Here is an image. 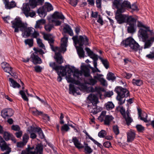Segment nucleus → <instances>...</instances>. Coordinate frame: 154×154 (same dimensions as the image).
I'll return each instance as SVG.
<instances>
[{
	"label": "nucleus",
	"instance_id": "obj_56",
	"mask_svg": "<svg viewBox=\"0 0 154 154\" xmlns=\"http://www.w3.org/2000/svg\"><path fill=\"white\" fill-rule=\"evenodd\" d=\"M106 134V132L105 130H102L99 132L98 136L100 137L103 138L105 137Z\"/></svg>",
	"mask_w": 154,
	"mask_h": 154
},
{
	"label": "nucleus",
	"instance_id": "obj_38",
	"mask_svg": "<svg viewBox=\"0 0 154 154\" xmlns=\"http://www.w3.org/2000/svg\"><path fill=\"white\" fill-rule=\"evenodd\" d=\"M23 13L26 17L29 16V12L30 11V8L28 4L23 7Z\"/></svg>",
	"mask_w": 154,
	"mask_h": 154
},
{
	"label": "nucleus",
	"instance_id": "obj_28",
	"mask_svg": "<svg viewBox=\"0 0 154 154\" xmlns=\"http://www.w3.org/2000/svg\"><path fill=\"white\" fill-rule=\"evenodd\" d=\"M69 86V93L70 94H72L74 95L75 93H76L78 95L80 94L79 92H77V89L75 88L74 85L72 84H70Z\"/></svg>",
	"mask_w": 154,
	"mask_h": 154
},
{
	"label": "nucleus",
	"instance_id": "obj_42",
	"mask_svg": "<svg viewBox=\"0 0 154 154\" xmlns=\"http://www.w3.org/2000/svg\"><path fill=\"white\" fill-rule=\"evenodd\" d=\"M60 66L62 67L61 68H60V70H62V71L59 72L60 74H61L62 76H64L66 75V69L67 65H66L65 67L62 66Z\"/></svg>",
	"mask_w": 154,
	"mask_h": 154
},
{
	"label": "nucleus",
	"instance_id": "obj_29",
	"mask_svg": "<svg viewBox=\"0 0 154 154\" xmlns=\"http://www.w3.org/2000/svg\"><path fill=\"white\" fill-rule=\"evenodd\" d=\"M63 31L65 33H68L71 36L73 35V33L69 26L67 25L64 27Z\"/></svg>",
	"mask_w": 154,
	"mask_h": 154
},
{
	"label": "nucleus",
	"instance_id": "obj_6",
	"mask_svg": "<svg viewBox=\"0 0 154 154\" xmlns=\"http://www.w3.org/2000/svg\"><path fill=\"white\" fill-rule=\"evenodd\" d=\"M44 39L48 41L51 47V48L52 51L54 52L58 51L60 49V48L58 47H54V37L52 36V35L50 34H44L43 35Z\"/></svg>",
	"mask_w": 154,
	"mask_h": 154
},
{
	"label": "nucleus",
	"instance_id": "obj_53",
	"mask_svg": "<svg viewBox=\"0 0 154 154\" xmlns=\"http://www.w3.org/2000/svg\"><path fill=\"white\" fill-rule=\"evenodd\" d=\"M38 127L31 126L28 128V131L30 133L32 132H36Z\"/></svg>",
	"mask_w": 154,
	"mask_h": 154
},
{
	"label": "nucleus",
	"instance_id": "obj_10",
	"mask_svg": "<svg viewBox=\"0 0 154 154\" xmlns=\"http://www.w3.org/2000/svg\"><path fill=\"white\" fill-rule=\"evenodd\" d=\"M89 39L85 35H80L79 38V46L82 47L84 45H87L88 44Z\"/></svg>",
	"mask_w": 154,
	"mask_h": 154
},
{
	"label": "nucleus",
	"instance_id": "obj_49",
	"mask_svg": "<svg viewBox=\"0 0 154 154\" xmlns=\"http://www.w3.org/2000/svg\"><path fill=\"white\" fill-rule=\"evenodd\" d=\"M12 68L9 65V66H7L6 67H5V68L4 69V70L5 72L9 73L10 75L12 76L13 74V73L12 72Z\"/></svg>",
	"mask_w": 154,
	"mask_h": 154
},
{
	"label": "nucleus",
	"instance_id": "obj_20",
	"mask_svg": "<svg viewBox=\"0 0 154 154\" xmlns=\"http://www.w3.org/2000/svg\"><path fill=\"white\" fill-rule=\"evenodd\" d=\"M0 147L2 150L3 151L9 148L7 143L1 136H0Z\"/></svg>",
	"mask_w": 154,
	"mask_h": 154
},
{
	"label": "nucleus",
	"instance_id": "obj_36",
	"mask_svg": "<svg viewBox=\"0 0 154 154\" xmlns=\"http://www.w3.org/2000/svg\"><path fill=\"white\" fill-rule=\"evenodd\" d=\"M105 106L106 109L108 110H111L114 107V105L111 101L107 102L105 104Z\"/></svg>",
	"mask_w": 154,
	"mask_h": 154
},
{
	"label": "nucleus",
	"instance_id": "obj_58",
	"mask_svg": "<svg viewBox=\"0 0 154 154\" xmlns=\"http://www.w3.org/2000/svg\"><path fill=\"white\" fill-rule=\"evenodd\" d=\"M96 79H93L92 78L90 79H89V84L91 85H94L97 82Z\"/></svg>",
	"mask_w": 154,
	"mask_h": 154
},
{
	"label": "nucleus",
	"instance_id": "obj_7",
	"mask_svg": "<svg viewBox=\"0 0 154 154\" xmlns=\"http://www.w3.org/2000/svg\"><path fill=\"white\" fill-rule=\"evenodd\" d=\"M88 98L89 100L92 103L93 106L94 107L93 109L94 110L93 114H96L97 112L95 110L97 108V104L98 102V100L97 96L94 94H90L88 96Z\"/></svg>",
	"mask_w": 154,
	"mask_h": 154
},
{
	"label": "nucleus",
	"instance_id": "obj_44",
	"mask_svg": "<svg viewBox=\"0 0 154 154\" xmlns=\"http://www.w3.org/2000/svg\"><path fill=\"white\" fill-rule=\"evenodd\" d=\"M54 28V25L49 23L46 24L45 26V30L48 32H50Z\"/></svg>",
	"mask_w": 154,
	"mask_h": 154
},
{
	"label": "nucleus",
	"instance_id": "obj_52",
	"mask_svg": "<svg viewBox=\"0 0 154 154\" xmlns=\"http://www.w3.org/2000/svg\"><path fill=\"white\" fill-rule=\"evenodd\" d=\"M29 136L27 134H24L23 137V142L24 145L26 144L29 139Z\"/></svg>",
	"mask_w": 154,
	"mask_h": 154
},
{
	"label": "nucleus",
	"instance_id": "obj_22",
	"mask_svg": "<svg viewBox=\"0 0 154 154\" xmlns=\"http://www.w3.org/2000/svg\"><path fill=\"white\" fill-rule=\"evenodd\" d=\"M72 141L73 143L75 146L78 149H81L83 148V146L81 144L76 137H73Z\"/></svg>",
	"mask_w": 154,
	"mask_h": 154
},
{
	"label": "nucleus",
	"instance_id": "obj_9",
	"mask_svg": "<svg viewBox=\"0 0 154 154\" xmlns=\"http://www.w3.org/2000/svg\"><path fill=\"white\" fill-rule=\"evenodd\" d=\"M68 38L66 35H64V37L62 38L61 40V45L60 49L58 51L60 52H64L66 51V47H67V42H68Z\"/></svg>",
	"mask_w": 154,
	"mask_h": 154
},
{
	"label": "nucleus",
	"instance_id": "obj_57",
	"mask_svg": "<svg viewBox=\"0 0 154 154\" xmlns=\"http://www.w3.org/2000/svg\"><path fill=\"white\" fill-rule=\"evenodd\" d=\"M146 57L149 59H154V51L150 52L149 54L146 55Z\"/></svg>",
	"mask_w": 154,
	"mask_h": 154
},
{
	"label": "nucleus",
	"instance_id": "obj_32",
	"mask_svg": "<svg viewBox=\"0 0 154 154\" xmlns=\"http://www.w3.org/2000/svg\"><path fill=\"white\" fill-rule=\"evenodd\" d=\"M38 15L41 17H44L46 15V13L45 11L44 7L40 8L37 10Z\"/></svg>",
	"mask_w": 154,
	"mask_h": 154
},
{
	"label": "nucleus",
	"instance_id": "obj_45",
	"mask_svg": "<svg viewBox=\"0 0 154 154\" xmlns=\"http://www.w3.org/2000/svg\"><path fill=\"white\" fill-rule=\"evenodd\" d=\"M44 8L47 9L48 11H51L53 10V7L51 4L48 2H46L43 6Z\"/></svg>",
	"mask_w": 154,
	"mask_h": 154
},
{
	"label": "nucleus",
	"instance_id": "obj_17",
	"mask_svg": "<svg viewBox=\"0 0 154 154\" xmlns=\"http://www.w3.org/2000/svg\"><path fill=\"white\" fill-rule=\"evenodd\" d=\"M44 1V0H29V3L31 6L35 7L37 5H42Z\"/></svg>",
	"mask_w": 154,
	"mask_h": 154
},
{
	"label": "nucleus",
	"instance_id": "obj_2",
	"mask_svg": "<svg viewBox=\"0 0 154 154\" xmlns=\"http://www.w3.org/2000/svg\"><path fill=\"white\" fill-rule=\"evenodd\" d=\"M114 91L117 94L116 99L120 106L125 103V97H127L130 95L129 92L127 89L121 86H116L115 88Z\"/></svg>",
	"mask_w": 154,
	"mask_h": 154
},
{
	"label": "nucleus",
	"instance_id": "obj_3",
	"mask_svg": "<svg viewBox=\"0 0 154 154\" xmlns=\"http://www.w3.org/2000/svg\"><path fill=\"white\" fill-rule=\"evenodd\" d=\"M123 12L118 11L117 10L115 14V18L117 21V23L119 24H122L124 23H129L134 22L135 18L132 16H129L126 14H122Z\"/></svg>",
	"mask_w": 154,
	"mask_h": 154
},
{
	"label": "nucleus",
	"instance_id": "obj_47",
	"mask_svg": "<svg viewBox=\"0 0 154 154\" xmlns=\"http://www.w3.org/2000/svg\"><path fill=\"white\" fill-rule=\"evenodd\" d=\"M24 42L26 45H28L29 47H32L33 45V39H27L24 41Z\"/></svg>",
	"mask_w": 154,
	"mask_h": 154
},
{
	"label": "nucleus",
	"instance_id": "obj_14",
	"mask_svg": "<svg viewBox=\"0 0 154 154\" xmlns=\"http://www.w3.org/2000/svg\"><path fill=\"white\" fill-rule=\"evenodd\" d=\"M32 59V62L35 64H41L42 63L41 59L36 55V53L35 52L31 57Z\"/></svg>",
	"mask_w": 154,
	"mask_h": 154
},
{
	"label": "nucleus",
	"instance_id": "obj_48",
	"mask_svg": "<svg viewBox=\"0 0 154 154\" xmlns=\"http://www.w3.org/2000/svg\"><path fill=\"white\" fill-rule=\"evenodd\" d=\"M136 128L139 132L143 133L145 130V128L141 125H137Z\"/></svg>",
	"mask_w": 154,
	"mask_h": 154
},
{
	"label": "nucleus",
	"instance_id": "obj_23",
	"mask_svg": "<svg viewBox=\"0 0 154 154\" xmlns=\"http://www.w3.org/2000/svg\"><path fill=\"white\" fill-rule=\"evenodd\" d=\"M52 17L54 19L64 20L65 17L62 13L57 11L55 12L52 15Z\"/></svg>",
	"mask_w": 154,
	"mask_h": 154
},
{
	"label": "nucleus",
	"instance_id": "obj_19",
	"mask_svg": "<svg viewBox=\"0 0 154 154\" xmlns=\"http://www.w3.org/2000/svg\"><path fill=\"white\" fill-rule=\"evenodd\" d=\"M127 141L128 142H132L135 137L136 134L135 132L133 131H129L127 133Z\"/></svg>",
	"mask_w": 154,
	"mask_h": 154
},
{
	"label": "nucleus",
	"instance_id": "obj_34",
	"mask_svg": "<svg viewBox=\"0 0 154 154\" xmlns=\"http://www.w3.org/2000/svg\"><path fill=\"white\" fill-rule=\"evenodd\" d=\"M122 1V0H114L113 2V5L115 8L117 9V10L121 8Z\"/></svg>",
	"mask_w": 154,
	"mask_h": 154
},
{
	"label": "nucleus",
	"instance_id": "obj_39",
	"mask_svg": "<svg viewBox=\"0 0 154 154\" xmlns=\"http://www.w3.org/2000/svg\"><path fill=\"white\" fill-rule=\"evenodd\" d=\"M82 72V71H79L78 69H76L74 67L73 68L72 73H73V75L74 77H76L78 79L79 78V75H81Z\"/></svg>",
	"mask_w": 154,
	"mask_h": 154
},
{
	"label": "nucleus",
	"instance_id": "obj_8",
	"mask_svg": "<svg viewBox=\"0 0 154 154\" xmlns=\"http://www.w3.org/2000/svg\"><path fill=\"white\" fill-rule=\"evenodd\" d=\"M13 111L11 109H5L1 112V116L4 119H8L13 115Z\"/></svg>",
	"mask_w": 154,
	"mask_h": 154
},
{
	"label": "nucleus",
	"instance_id": "obj_24",
	"mask_svg": "<svg viewBox=\"0 0 154 154\" xmlns=\"http://www.w3.org/2000/svg\"><path fill=\"white\" fill-rule=\"evenodd\" d=\"M97 76H94V79L98 80L103 86H105L106 85V81L105 79L101 77L103 76L102 74H97Z\"/></svg>",
	"mask_w": 154,
	"mask_h": 154
},
{
	"label": "nucleus",
	"instance_id": "obj_54",
	"mask_svg": "<svg viewBox=\"0 0 154 154\" xmlns=\"http://www.w3.org/2000/svg\"><path fill=\"white\" fill-rule=\"evenodd\" d=\"M137 26L138 27H143L145 29H146L147 30H149V27L146 26L142 22L138 21L137 22Z\"/></svg>",
	"mask_w": 154,
	"mask_h": 154
},
{
	"label": "nucleus",
	"instance_id": "obj_64",
	"mask_svg": "<svg viewBox=\"0 0 154 154\" xmlns=\"http://www.w3.org/2000/svg\"><path fill=\"white\" fill-rule=\"evenodd\" d=\"M11 129L15 131H19L20 128L18 125H12L11 127Z\"/></svg>",
	"mask_w": 154,
	"mask_h": 154
},
{
	"label": "nucleus",
	"instance_id": "obj_18",
	"mask_svg": "<svg viewBox=\"0 0 154 154\" xmlns=\"http://www.w3.org/2000/svg\"><path fill=\"white\" fill-rule=\"evenodd\" d=\"M3 137L5 141H7L11 139L14 142H16V140L13 137V135L10 133L5 131L3 134Z\"/></svg>",
	"mask_w": 154,
	"mask_h": 154
},
{
	"label": "nucleus",
	"instance_id": "obj_41",
	"mask_svg": "<svg viewBox=\"0 0 154 154\" xmlns=\"http://www.w3.org/2000/svg\"><path fill=\"white\" fill-rule=\"evenodd\" d=\"M116 110L118 111H119L124 117H125V110L123 107H120L119 106L116 108Z\"/></svg>",
	"mask_w": 154,
	"mask_h": 154
},
{
	"label": "nucleus",
	"instance_id": "obj_15",
	"mask_svg": "<svg viewBox=\"0 0 154 154\" xmlns=\"http://www.w3.org/2000/svg\"><path fill=\"white\" fill-rule=\"evenodd\" d=\"M58 51V52L55 53L54 58L57 63L61 64L63 62V57L60 54L61 52Z\"/></svg>",
	"mask_w": 154,
	"mask_h": 154
},
{
	"label": "nucleus",
	"instance_id": "obj_46",
	"mask_svg": "<svg viewBox=\"0 0 154 154\" xmlns=\"http://www.w3.org/2000/svg\"><path fill=\"white\" fill-rule=\"evenodd\" d=\"M107 79L109 80H114L116 79V77L114 74L111 72H109L107 75Z\"/></svg>",
	"mask_w": 154,
	"mask_h": 154
},
{
	"label": "nucleus",
	"instance_id": "obj_25",
	"mask_svg": "<svg viewBox=\"0 0 154 154\" xmlns=\"http://www.w3.org/2000/svg\"><path fill=\"white\" fill-rule=\"evenodd\" d=\"M36 154H43V146L41 144H38L36 145L35 151Z\"/></svg>",
	"mask_w": 154,
	"mask_h": 154
},
{
	"label": "nucleus",
	"instance_id": "obj_59",
	"mask_svg": "<svg viewBox=\"0 0 154 154\" xmlns=\"http://www.w3.org/2000/svg\"><path fill=\"white\" fill-rule=\"evenodd\" d=\"M125 119L126 124L128 125H130L131 123L133 121V119L130 117H127L126 118L124 117Z\"/></svg>",
	"mask_w": 154,
	"mask_h": 154
},
{
	"label": "nucleus",
	"instance_id": "obj_30",
	"mask_svg": "<svg viewBox=\"0 0 154 154\" xmlns=\"http://www.w3.org/2000/svg\"><path fill=\"white\" fill-rule=\"evenodd\" d=\"M77 52L80 58H84L85 56V52L82 47L77 46Z\"/></svg>",
	"mask_w": 154,
	"mask_h": 154
},
{
	"label": "nucleus",
	"instance_id": "obj_35",
	"mask_svg": "<svg viewBox=\"0 0 154 154\" xmlns=\"http://www.w3.org/2000/svg\"><path fill=\"white\" fill-rule=\"evenodd\" d=\"M9 81L11 83V86L14 88H19L20 87V85L17 83L16 81H15L13 79L9 78Z\"/></svg>",
	"mask_w": 154,
	"mask_h": 154
},
{
	"label": "nucleus",
	"instance_id": "obj_31",
	"mask_svg": "<svg viewBox=\"0 0 154 154\" xmlns=\"http://www.w3.org/2000/svg\"><path fill=\"white\" fill-rule=\"evenodd\" d=\"M113 118L112 116L106 115L104 117V124L106 125H109L110 122L113 119Z\"/></svg>",
	"mask_w": 154,
	"mask_h": 154
},
{
	"label": "nucleus",
	"instance_id": "obj_13",
	"mask_svg": "<svg viewBox=\"0 0 154 154\" xmlns=\"http://www.w3.org/2000/svg\"><path fill=\"white\" fill-rule=\"evenodd\" d=\"M154 41V33L152 32L151 33V37H150L149 39L147 40L145 42L144 48V49L149 48L151 46L152 43Z\"/></svg>",
	"mask_w": 154,
	"mask_h": 154
},
{
	"label": "nucleus",
	"instance_id": "obj_40",
	"mask_svg": "<svg viewBox=\"0 0 154 154\" xmlns=\"http://www.w3.org/2000/svg\"><path fill=\"white\" fill-rule=\"evenodd\" d=\"M99 58L106 69H108L109 67V63L107 59H104L102 57H100Z\"/></svg>",
	"mask_w": 154,
	"mask_h": 154
},
{
	"label": "nucleus",
	"instance_id": "obj_55",
	"mask_svg": "<svg viewBox=\"0 0 154 154\" xmlns=\"http://www.w3.org/2000/svg\"><path fill=\"white\" fill-rule=\"evenodd\" d=\"M37 43L38 46L41 48L43 49L45 48L44 44L42 43V41L40 38H37Z\"/></svg>",
	"mask_w": 154,
	"mask_h": 154
},
{
	"label": "nucleus",
	"instance_id": "obj_51",
	"mask_svg": "<svg viewBox=\"0 0 154 154\" xmlns=\"http://www.w3.org/2000/svg\"><path fill=\"white\" fill-rule=\"evenodd\" d=\"M36 132H37L39 134L40 138L42 139L45 137V136L40 128L39 127H38Z\"/></svg>",
	"mask_w": 154,
	"mask_h": 154
},
{
	"label": "nucleus",
	"instance_id": "obj_16",
	"mask_svg": "<svg viewBox=\"0 0 154 154\" xmlns=\"http://www.w3.org/2000/svg\"><path fill=\"white\" fill-rule=\"evenodd\" d=\"M5 7L7 9H10L14 7L16 5V3L14 1L9 2V0H3Z\"/></svg>",
	"mask_w": 154,
	"mask_h": 154
},
{
	"label": "nucleus",
	"instance_id": "obj_26",
	"mask_svg": "<svg viewBox=\"0 0 154 154\" xmlns=\"http://www.w3.org/2000/svg\"><path fill=\"white\" fill-rule=\"evenodd\" d=\"M84 148V152L86 154H90L93 152V150L91 148L88 146L87 143H84V146H83Z\"/></svg>",
	"mask_w": 154,
	"mask_h": 154
},
{
	"label": "nucleus",
	"instance_id": "obj_11",
	"mask_svg": "<svg viewBox=\"0 0 154 154\" xmlns=\"http://www.w3.org/2000/svg\"><path fill=\"white\" fill-rule=\"evenodd\" d=\"M131 4L128 1H124L122 2L121 5V8L118 9V11L120 12L121 11L124 12L125 9H131Z\"/></svg>",
	"mask_w": 154,
	"mask_h": 154
},
{
	"label": "nucleus",
	"instance_id": "obj_21",
	"mask_svg": "<svg viewBox=\"0 0 154 154\" xmlns=\"http://www.w3.org/2000/svg\"><path fill=\"white\" fill-rule=\"evenodd\" d=\"M72 141L73 143L75 146L78 149H81L83 148V146L81 144L76 137H73Z\"/></svg>",
	"mask_w": 154,
	"mask_h": 154
},
{
	"label": "nucleus",
	"instance_id": "obj_33",
	"mask_svg": "<svg viewBox=\"0 0 154 154\" xmlns=\"http://www.w3.org/2000/svg\"><path fill=\"white\" fill-rule=\"evenodd\" d=\"M50 66L51 67L53 70H55L57 73L62 67L56 65V63L54 62H51L49 63Z\"/></svg>",
	"mask_w": 154,
	"mask_h": 154
},
{
	"label": "nucleus",
	"instance_id": "obj_60",
	"mask_svg": "<svg viewBox=\"0 0 154 154\" xmlns=\"http://www.w3.org/2000/svg\"><path fill=\"white\" fill-rule=\"evenodd\" d=\"M69 3L72 6L75 7L77 4L78 0H69Z\"/></svg>",
	"mask_w": 154,
	"mask_h": 154
},
{
	"label": "nucleus",
	"instance_id": "obj_62",
	"mask_svg": "<svg viewBox=\"0 0 154 154\" xmlns=\"http://www.w3.org/2000/svg\"><path fill=\"white\" fill-rule=\"evenodd\" d=\"M113 131L116 135H117L119 133V130L117 126H114L113 127Z\"/></svg>",
	"mask_w": 154,
	"mask_h": 154
},
{
	"label": "nucleus",
	"instance_id": "obj_37",
	"mask_svg": "<svg viewBox=\"0 0 154 154\" xmlns=\"http://www.w3.org/2000/svg\"><path fill=\"white\" fill-rule=\"evenodd\" d=\"M86 51L88 56L92 59H93L94 57H97V55L94 54V52L91 51L90 49L88 48H86L85 49Z\"/></svg>",
	"mask_w": 154,
	"mask_h": 154
},
{
	"label": "nucleus",
	"instance_id": "obj_1",
	"mask_svg": "<svg viewBox=\"0 0 154 154\" xmlns=\"http://www.w3.org/2000/svg\"><path fill=\"white\" fill-rule=\"evenodd\" d=\"M11 23L12 27L14 29V32H19V28H20V31L22 32V35L23 37L28 38L31 35L32 27H27L22 22L20 17H16L14 21H11Z\"/></svg>",
	"mask_w": 154,
	"mask_h": 154
},
{
	"label": "nucleus",
	"instance_id": "obj_43",
	"mask_svg": "<svg viewBox=\"0 0 154 154\" xmlns=\"http://www.w3.org/2000/svg\"><path fill=\"white\" fill-rule=\"evenodd\" d=\"M132 83L134 85L140 86L143 83V82L140 79H133L132 80Z\"/></svg>",
	"mask_w": 154,
	"mask_h": 154
},
{
	"label": "nucleus",
	"instance_id": "obj_61",
	"mask_svg": "<svg viewBox=\"0 0 154 154\" xmlns=\"http://www.w3.org/2000/svg\"><path fill=\"white\" fill-rule=\"evenodd\" d=\"M69 129V128L67 125L65 124L61 127V130L62 131H67Z\"/></svg>",
	"mask_w": 154,
	"mask_h": 154
},
{
	"label": "nucleus",
	"instance_id": "obj_50",
	"mask_svg": "<svg viewBox=\"0 0 154 154\" xmlns=\"http://www.w3.org/2000/svg\"><path fill=\"white\" fill-rule=\"evenodd\" d=\"M19 94L21 95L23 99L26 101H28V99L26 95L25 92L23 90H20L19 91Z\"/></svg>",
	"mask_w": 154,
	"mask_h": 154
},
{
	"label": "nucleus",
	"instance_id": "obj_27",
	"mask_svg": "<svg viewBox=\"0 0 154 154\" xmlns=\"http://www.w3.org/2000/svg\"><path fill=\"white\" fill-rule=\"evenodd\" d=\"M81 69L83 72L85 76V77L90 76V70L87 66H82Z\"/></svg>",
	"mask_w": 154,
	"mask_h": 154
},
{
	"label": "nucleus",
	"instance_id": "obj_5",
	"mask_svg": "<svg viewBox=\"0 0 154 154\" xmlns=\"http://www.w3.org/2000/svg\"><path fill=\"white\" fill-rule=\"evenodd\" d=\"M145 30L144 29L140 28L138 32V35L139 38H141L142 41L143 42H146L148 39L151 37V33L152 32L154 33L152 30H150L149 28V30H147V29H145Z\"/></svg>",
	"mask_w": 154,
	"mask_h": 154
},
{
	"label": "nucleus",
	"instance_id": "obj_12",
	"mask_svg": "<svg viewBox=\"0 0 154 154\" xmlns=\"http://www.w3.org/2000/svg\"><path fill=\"white\" fill-rule=\"evenodd\" d=\"M136 21L137 20L135 18L134 21L127 23L129 25V26L127 28V31L128 33H133L135 32L134 26L136 24Z\"/></svg>",
	"mask_w": 154,
	"mask_h": 154
},
{
	"label": "nucleus",
	"instance_id": "obj_4",
	"mask_svg": "<svg viewBox=\"0 0 154 154\" xmlns=\"http://www.w3.org/2000/svg\"><path fill=\"white\" fill-rule=\"evenodd\" d=\"M121 44L126 47H129L133 51H137L138 50L140 45L131 37H129L123 40Z\"/></svg>",
	"mask_w": 154,
	"mask_h": 154
},
{
	"label": "nucleus",
	"instance_id": "obj_63",
	"mask_svg": "<svg viewBox=\"0 0 154 154\" xmlns=\"http://www.w3.org/2000/svg\"><path fill=\"white\" fill-rule=\"evenodd\" d=\"M39 35V33L38 32L34 31V32L31 34V37L33 38H37Z\"/></svg>",
	"mask_w": 154,
	"mask_h": 154
}]
</instances>
